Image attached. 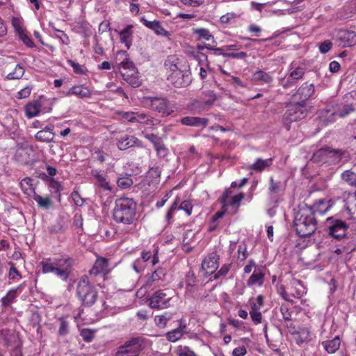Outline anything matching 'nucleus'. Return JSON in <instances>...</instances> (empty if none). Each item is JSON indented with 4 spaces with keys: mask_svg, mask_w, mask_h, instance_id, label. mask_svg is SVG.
Wrapping results in <instances>:
<instances>
[{
    "mask_svg": "<svg viewBox=\"0 0 356 356\" xmlns=\"http://www.w3.org/2000/svg\"><path fill=\"white\" fill-rule=\"evenodd\" d=\"M19 38L22 40L24 44H26L29 47H33L34 46V43L30 36L27 34L26 31H24L22 33L18 34Z\"/></svg>",
    "mask_w": 356,
    "mask_h": 356,
    "instance_id": "obj_52",
    "label": "nucleus"
},
{
    "mask_svg": "<svg viewBox=\"0 0 356 356\" xmlns=\"http://www.w3.org/2000/svg\"><path fill=\"white\" fill-rule=\"evenodd\" d=\"M294 227L301 237L312 235L316 229V221L312 208L305 206L299 207L294 219Z\"/></svg>",
    "mask_w": 356,
    "mask_h": 356,
    "instance_id": "obj_3",
    "label": "nucleus"
},
{
    "mask_svg": "<svg viewBox=\"0 0 356 356\" xmlns=\"http://www.w3.org/2000/svg\"><path fill=\"white\" fill-rule=\"evenodd\" d=\"M68 332H69L68 323L64 318H60V326H59V329H58V334L60 336H65L68 333Z\"/></svg>",
    "mask_w": 356,
    "mask_h": 356,
    "instance_id": "obj_56",
    "label": "nucleus"
},
{
    "mask_svg": "<svg viewBox=\"0 0 356 356\" xmlns=\"http://www.w3.org/2000/svg\"><path fill=\"white\" fill-rule=\"evenodd\" d=\"M16 298V290H10L7 294L1 298L2 305L4 306L8 305Z\"/></svg>",
    "mask_w": 356,
    "mask_h": 356,
    "instance_id": "obj_51",
    "label": "nucleus"
},
{
    "mask_svg": "<svg viewBox=\"0 0 356 356\" xmlns=\"http://www.w3.org/2000/svg\"><path fill=\"white\" fill-rule=\"evenodd\" d=\"M8 264L10 265V270L8 273V277L11 280H19L22 279V275L19 273V272L17 270V268L15 266V264L12 262H9Z\"/></svg>",
    "mask_w": 356,
    "mask_h": 356,
    "instance_id": "obj_50",
    "label": "nucleus"
},
{
    "mask_svg": "<svg viewBox=\"0 0 356 356\" xmlns=\"http://www.w3.org/2000/svg\"><path fill=\"white\" fill-rule=\"evenodd\" d=\"M33 181V180L32 179L29 177H26L24 179H22L20 182V187L23 191L24 193L31 197L35 193Z\"/></svg>",
    "mask_w": 356,
    "mask_h": 356,
    "instance_id": "obj_36",
    "label": "nucleus"
},
{
    "mask_svg": "<svg viewBox=\"0 0 356 356\" xmlns=\"http://www.w3.org/2000/svg\"><path fill=\"white\" fill-rule=\"evenodd\" d=\"M111 270L108 260L104 257H98L90 270V275H107Z\"/></svg>",
    "mask_w": 356,
    "mask_h": 356,
    "instance_id": "obj_20",
    "label": "nucleus"
},
{
    "mask_svg": "<svg viewBox=\"0 0 356 356\" xmlns=\"http://www.w3.org/2000/svg\"><path fill=\"white\" fill-rule=\"evenodd\" d=\"M237 252H238V259L240 261L245 260L248 256L247 248L244 243H241L238 245Z\"/></svg>",
    "mask_w": 356,
    "mask_h": 356,
    "instance_id": "obj_55",
    "label": "nucleus"
},
{
    "mask_svg": "<svg viewBox=\"0 0 356 356\" xmlns=\"http://www.w3.org/2000/svg\"><path fill=\"white\" fill-rule=\"evenodd\" d=\"M341 177L343 181L351 186L356 187V174L351 170L344 171Z\"/></svg>",
    "mask_w": 356,
    "mask_h": 356,
    "instance_id": "obj_41",
    "label": "nucleus"
},
{
    "mask_svg": "<svg viewBox=\"0 0 356 356\" xmlns=\"http://www.w3.org/2000/svg\"><path fill=\"white\" fill-rule=\"evenodd\" d=\"M154 148L159 157H165L168 154V149L165 147L163 141H161Z\"/></svg>",
    "mask_w": 356,
    "mask_h": 356,
    "instance_id": "obj_63",
    "label": "nucleus"
},
{
    "mask_svg": "<svg viewBox=\"0 0 356 356\" xmlns=\"http://www.w3.org/2000/svg\"><path fill=\"white\" fill-rule=\"evenodd\" d=\"M252 80L257 84H269L273 79L270 73L257 70L252 74Z\"/></svg>",
    "mask_w": 356,
    "mask_h": 356,
    "instance_id": "obj_30",
    "label": "nucleus"
},
{
    "mask_svg": "<svg viewBox=\"0 0 356 356\" xmlns=\"http://www.w3.org/2000/svg\"><path fill=\"white\" fill-rule=\"evenodd\" d=\"M243 193H235L231 188L225 191L220 197L222 209L229 214L235 213L241 205V202L244 199Z\"/></svg>",
    "mask_w": 356,
    "mask_h": 356,
    "instance_id": "obj_8",
    "label": "nucleus"
},
{
    "mask_svg": "<svg viewBox=\"0 0 356 356\" xmlns=\"http://www.w3.org/2000/svg\"><path fill=\"white\" fill-rule=\"evenodd\" d=\"M186 294L191 296L197 286V279L193 272H188L186 275Z\"/></svg>",
    "mask_w": 356,
    "mask_h": 356,
    "instance_id": "obj_35",
    "label": "nucleus"
},
{
    "mask_svg": "<svg viewBox=\"0 0 356 356\" xmlns=\"http://www.w3.org/2000/svg\"><path fill=\"white\" fill-rule=\"evenodd\" d=\"M217 99L216 94L212 90L203 91L200 96L188 105V109L193 113H200L211 108Z\"/></svg>",
    "mask_w": 356,
    "mask_h": 356,
    "instance_id": "obj_6",
    "label": "nucleus"
},
{
    "mask_svg": "<svg viewBox=\"0 0 356 356\" xmlns=\"http://www.w3.org/2000/svg\"><path fill=\"white\" fill-rule=\"evenodd\" d=\"M177 356H198L191 348L187 346H178L175 348Z\"/></svg>",
    "mask_w": 356,
    "mask_h": 356,
    "instance_id": "obj_40",
    "label": "nucleus"
},
{
    "mask_svg": "<svg viewBox=\"0 0 356 356\" xmlns=\"http://www.w3.org/2000/svg\"><path fill=\"white\" fill-rule=\"evenodd\" d=\"M118 60H122L119 63V70L123 79L134 88L139 87L142 82L139 77L138 72L134 63L128 58L126 51H119L117 53Z\"/></svg>",
    "mask_w": 356,
    "mask_h": 356,
    "instance_id": "obj_4",
    "label": "nucleus"
},
{
    "mask_svg": "<svg viewBox=\"0 0 356 356\" xmlns=\"http://www.w3.org/2000/svg\"><path fill=\"white\" fill-rule=\"evenodd\" d=\"M77 295L82 302L88 306L93 305L97 297V292L95 287L89 282L86 276L82 277L77 285Z\"/></svg>",
    "mask_w": 356,
    "mask_h": 356,
    "instance_id": "obj_7",
    "label": "nucleus"
},
{
    "mask_svg": "<svg viewBox=\"0 0 356 356\" xmlns=\"http://www.w3.org/2000/svg\"><path fill=\"white\" fill-rule=\"evenodd\" d=\"M177 209L183 210L186 212L187 216H190L192 213L193 205L190 201L185 200L177 207Z\"/></svg>",
    "mask_w": 356,
    "mask_h": 356,
    "instance_id": "obj_54",
    "label": "nucleus"
},
{
    "mask_svg": "<svg viewBox=\"0 0 356 356\" xmlns=\"http://www.w3.org/2000/svg\"><path fill=\"white\" fill-rule=\"evenodd\" d=\"M12 26L17 34L22 33L26 29L24 27V20L21 17H13L12 18Z\"/></svg>",
    "mask_w": 356,
    "mask_h": 356,
    "instance_id": "obj_46",
    "label": "nucleus"
},
{
    "mask_svg": "<svg viewBox=\"0 0 356 356\" xmlns=\"http://www.w3.org/2000/svg\"><path fill=\"white\" fill-rule=\"evenodd\" d=\"M305 68L298 66L296 63H291L289 70V75L286 81L282 83L284 88L291 86L296 81L302 78L305 74Z\"/></svg>",
    "mask_w": 356,
    "mask_h": 356,
    "instance_id": "obj_18",
    "label": "nucleus"
},
{
    "mask_svg": "<svg viewBox=\"0 0 356 356\" xmlns=\"http://www.w3.org/2000/svg\"><path fill=\"white\" fill-rule=\"evenodd\" d=\"M145 106L160 113L162 116L171 115L175 109L168 99L162 97H148L143 100Z\"/></svg>",
    "mask_w": 356,
    "mask_h": 356,
    "instance_id": "obj_10",
    "label": "nucleus"
},
{
    "mask_svg": "<svg viewBox=\"0 0 356 356\" xmlns=\"http://www.w3.org/2000/svg\"><path fill=\"white\" fill-rule=\"evenodd\" d=\"M81 336L85 341L90 342L94 337V332L90 329H83L81 330Z\"/></svg>",
    "mask_w": 356,
    "mask_h": 356,
    "instance_id": "obj_58",
    "label": "nucleus"
},
{
    "mask_svg": "<svg viewBox=\"0 0 356 356\" xmlns=\"http://www.w3.org/2000/svg\"><path fill=\"white\" fill-rule=\"evenodd\" d=\"M183 336V331L180 328H177L168 332L166 334V339L170 342H176Z\"/></svg>",
    "mask_w": 356,
    "mask_h": 356,
    "instance_id": "obj_45",
    "label": "nucleus"
},
{
    "mask_svg": "<svg viewBox=\"0 0 356 356\" xmlns=\"http://www.w3.org/2000/svg\"><path fill=\"white\" fill-rule=\"evenodd\" d=\"M218 259L216 254H211L203 260L202 270L204 272V275H211L217 270L218 267Z\"/></svg>",
    "mask_w": 356,
    "mask_h": 356,
    "instance_id": "obj_23",
    "label": "nucleus"
},
{
    "mask_svg": "<svg viewBox=\"0 0 356 356\" xmlns=\"http://www.w3.org/2000/svg\"><path fill=\"white\" fill-rule=\"evenodd\" d=\"M171 297L163 290H158L155 291L150 297L149 307L152 309H163L170 306V300Z\"/></svg>",
    "mask_w": 356,
    "mask_h": 356,
    "instance_id": "obj_15",
    "label": "nucleus"
},
{
    "mask_svg": "<svg viewBox=\"0 0 356 356\" xmlns=\"http://www.w3.org/2000/svg\"><path fill=\"white\" fill-rule=\"evenodd\" d=\"M117 146L120 150H125L132 147H143L142 142L134 136L124 135L118 139Z\"/></svg>",
    "mask_w": 356,
    "mask_h": 356,
    "instance_id": "obj_21",
    "label": "nucleus"
},
{
    "mask_svg": "<svg viewBox=\"0 0 356 356\" xmlns=\"http://www.w3.org/2000/svg\"><path fill=\"white\" fill-rule=\"evenodd\" d=\"M35 138L40 141L49 143L54 139V134L50 131L40 130L35 134Z\"/></svg>",
    "mask_w": 356,
    "mask_h": 356,
    "instance_id": "obj_43",
    "label": "nucleus"
},
{
    "mask_svg": "<svg viewBox=\"0 0 356 356\" xmlns=\"http://www.w3.org/2000/svg\"><path fill=\"white\" fill-rule=\"evenodd\" d=\"M269 186V191L271 195H276L280 191V182H275L273 179L271 177Z\"/></svg>",
    "mask_w": 356,
    "mask_h": 356,
    "instance_id": "obj_59",
    "label": "nucleus"
},
{
    "mask_svg": "<svg viewBox=\"0 0 356 356\" xmlns=\"http://www.w3.org/2000/svg\"><path fill=\"white\" fill-rule=\"evenodd\" d=\"M272 159H257V161L250 166V169L254 171H262L272 164Z\"/></svg>",
    "mask_w": 356,
    "mask_h": 356,
    "instance_id": "obj_39",
    "label": "nucleus"
},
{
    "mask_svg": "<svg viewBox=\"0 0 356 356\" xmlns=\"http://www.w3.org/2000/svg\"><path fill=\"white\" fill-rule=\"evenodd\" d=\"M42 103L41 99L33 100L25 106V113L28 118L38 116L42 112Z\"/></svg>",
    "mask_w": 356,
    "mask_h": 356,
    "instance_id": "obj_25",
    "label": "nucleus"
},
{
    "mask_svg": "<svg viewBox=\"0 0 356 356\" xmlns=\"http://www.w3.org/2000/svg\"><path fill=\"white\" fill-rule=\"evenodd\" d=\"M264 273L261 268H255L253 273L247 281L249 286H261L264 283Z\"/></svg>",
    "mask_w": 356,
    "mask_h": 356,
    "instance_id": "obj_28",
    "label": "nucleus"
},
{
    "mask_svg": "<svg viewBox=\"0 0 356 356\" xmlns=\"http://www.w3.org/2000/svg\"><path fill=\"white\" fill-rule=\"evenodd\" d=\"M152 258L151 263L152 266L156 265L159 263L158 251L156 250L154 254L149 251H143L141 253V258H140L144 263L149 261Z\"/></svg>",
    "mask_w": 356,
    "mask_h": 356,
    "instance_id": "obj_42",
    "label": "nucleus"
},
{
    "mask_svg": "<svg viewBox=\"0 0 356 356\" xmlns=\"http://www.w3.org/2000/svg\"><path fill=\"white\" fill-rule=\"evenodd\" d=\"M170 319V316L166 315L156 316L154 318L155 324L160 328H164L168 321Z\"/></svg>",
    "mask_w": 356,
    "mask_h": 356,
    "instance_id": "obj_49",
    "label": "nucleus"
},
{
    "mask_svg": "<svg viewBox=\"0 0 356 356\" xmlns=\"http://www.w3.org/2000/svg\"><path fill=\"white\" fill-rule=\"evenodd\" d=\"M314 92V85L312 83H305L301 86L297 92L293 95V100L305 104V102L312 96Z\"/></svg>",
    "mask_w": 356,
    "mask_h": 356,
    "instance_id": "obj_19",
    "label": "nucleus"
},
{
    "mask_svg": "<svg viewBox=\"0 0 356 356\" xmlns=\"http://www.w3.org/2000/svg\"><path fill=\"white\" fill-rule=\"evenodd\" d=\"M336 39L339 44L343 47H350L356 44V32L350 30H339Z\"/></svg>",
    "mask_w": 356,
    "mask_h": 356,
    "instance_id": "obj_16",
    "label": "nucleus"
},
{
    "mask_svg": "<svg viewBox=\"0 0 356 356\" xmlns=\"http://www.w3.org/2000/svg\"><path fill=\"white\" fill-rule=\"evenodd\" d=\"M236 17L237 15L234 13H228L220 17V22L222 24H228L230 23L234 19H236Z\"/></svg>",
    "mask_w": 356,
    "mask_h": 356,
    "instance_id": "obj_61",
    "label": "nucleus"
},
{
    "mask_svg": "<svg viewBox=\"0 0 356 356\" xmlns=\"http://www.w3.org/2000/svg\"><path fill=\"white\" fill-rule=\"evenodd\" d=\"M166 275V269L158 268L151 275L147 276L146 285L151 286L154 282L163 280Z\"/></svg>",
    "mask_w": 356,
    "mask_h": 356,
    "instance_id": "obj_33",
    "label": "nucleus"
},
{
    "mask_svg": "<svg viewBox=\"0 0 356 356\" xmlns=\"http://www.w3.org/2000/svg\"><path fill=\"white\" fill-rule=\"evenodd\" d=\"M306 115V104L293 101V103L287 106V110L283 116V122L289 129V124L292 122L302 119L305 118Z\"/></svg>",
    "mask_w": 356,
    "mask_h": 356,
    "instance_id": "obj_9",
    "label": "nucleus"
},
{
    "mask_svg": "<svg viewBox=\"0 0 356 356\" xmlns=\"http://www.w3.org/2000/svg\"><path fill=\"white\" fill-rule=\"evenodd\" d=\"M141 350L140 339L133 338L119 346L115 356H139Z\"/></svg>",
    "mask_w": 356,
    "mask_h": 356,
    "instance_id": "obj_12",
    "label": "nucleus"
},
{
    "mask_svg": "<svg viewBox=\"0 0 356 356\" xmlns=\"http://www.w3.org/2000/svg\"><path fill=\"white\" fill-rule=\"evenodd\" d=\"M136 203L132 198L120 197L115 200L113 218L117 222L126 226V233H134L136 229Z\"/></svg>",
    "mask_w": 356,
    "mask_h": 356,
    "instance_id": "obj_1",
    "label": "nucleus"
},
{
    "mask_svg": "<svg viewBox=\"0 0 356 356\" xmlns=\"http://www.w3.org/2000/svg\"><path fill=\"white\" fill-rule=\"evenodd\" d=\"M331 207L332 204L328 200H318L314 204L315 211L321 215H324Z\"/></svg>",
    "mask_w": 356,
    "mask_h": 356,
    "instance_id": "obj_37",
    "label": "nucleus"
},
{
    "mask_svg": "<svg viewBox=\"0 0 356 356\" xmlns=\"http://www.w3.org/2000/svg\"><path fill=\"white\" fill-rule=\"evenodd\" d=\"M119 115H120L122 119L126 120L131 123H140L150 126H156L160 122L159 120L152 118L144 112H120Z\"/></svg>",
    "mask_w": 356,
    "mask_h": 356,
    "instance_id": "obj_11",
    "label": "nucleus"
},
{
    "mask_svg": "<svg viewBox=\"0 0 356 356\" xmlns=\"http://www.w3.org/2000/svg\"><path fill=\"white\" fill-rule=\"evenodd\" d=\"M49 188L51 193L60 194V192L62 190V185L60 182L55 180L54 179H51L49 181Z\"/></svg>",
    "mask_w": 356,
    "mask_h": 356,
    "instance_id": "obj_53",
    "label": "nucleus"
},
{
    "mask_svg": "<svg viewBox=\"0 0 356 356\" xmlns=\"http://www.w3.org/2000/svg\"><path fill=\"white\" fill-rule=\"evenodd\" d=\"M140 20L145 26L152 30L157 35L165 38L170 37L171 33L163 28L160 22L148 21L145 17H142Z\"/></svg>",
    "mask_w": 356,
    "mask_h": 356,
    "instance_id": "obj_22",
    "label": "nucleus"
},
{
    "mask_svg": "<svg viewBox=\"0 0 356 356\" xmlns=\"http://www.w3.org/2000/svg\"><path fill=\"white\" fill-rule=\"evenodd\" d=\"M65 96L74 95L79 98L90 97L92 94L88 87L81 85L72 87L67 92L64 94Z\"/></svg>",
    "mask_w": 356,
    "mask_h": 356,
    "instance_id": "obj_27",
    "label": "nucleus"
},
{
    "mask_svg": "<svg viewBox=\"0 0 356 356\" xmlns=\"http://www.w3.org/2000/svg\"><path fill=\"white\" fill-rule=\"evenodd\" d=\"M169 67L168 79L177 88L184 87L189 83L188 75H185L175 64H165Z\"/></svg>",
    "mask_w": 356,
    "mask_h": 356,
    "instance_id": "obj_13",
    "label": "nucleus"
},
{
    "mask_svg": "<svg viewBox=\"0 0 356 356\" xmlns=\"http://www.w3.org/2000/svg\"><path fill=\"white\" fill-rule=\"evenodd\" d=\"M341 344V340L338 336L335 337L332 340H327L322 342L325 351L328 353H334L339 348Z\"/></svg>",
    "mask_w": 356,
    "mask_h": 356,
    "instance_id": "obj_34",
    "label": "nucleus"
},
{
    "mask_svg": "<svg viewBox=\"0 0 356 356\" xmlns=\"http://www.w3.org/2000/svg\"><path fill=\"white\" fill-rule=\"evenodd\" d=\"M144 137L150 141L154 147L158 146V144L162 141V139L160 137L153 134H144Z\"/></svg>",
    "mask_w": 356,
    "mask_h": 356,
    "instance_id": "obj_60",
    "label": "nucleus"
},
{
    "mask_svg": "<svg viewBox=\"0 0 356 356\" xmlns=\"http://www.w3.org/2000/svg\"><path fill=\"white\" fill-rule=\"evenodd\" d=\"M133 26L128 25L120 33V40L122 43L125 44V47L129 49L133 41Z\"/></svg>",
    "mask_w": 356,
    "mask_h": 356,
    "instance_id": "obj_29",
    "label": "nucleus"
},
{
    "mask_svg": "<svg viewBox=\"0 0 356 356\" xmlns=\"http://www.w3.org/2000/svg\"><path fill=\"white\" fill-rule=\"evenodd\" d=\"M32 197L40 208L49 209L52 205V201L49 196L42 197L35 193Z\"/></svg>",
    "mask_w": 356,
    "mask_h": 356,
    "instance_id": "obj_38",
    "label": "nucleus"
},
{
    "mask_svg": "<svg viewBox=\"0 0 356 356\" xmlns=\"http://www.w3.org/2000/svg\"><path fill=\"white\" fill-rule=\"evenodd\" d=\"M251 310L250 312H260L261 308L264 306V297L259 295L256 298V302H251Z\"/></svg>",
    "mask_w": 356,
    "mask_h": 356,
    "instance_id": "obj_48",
    "label": "nucleus"
},
{
    "mask_svg": "<svg viewBox=\"0 0 356 356\" xmlns=\"http://www.w3.org/2000/svg\"><path fill=\"white\" fill-rule=\"evenodd\" d=\"M192 33L196 40L200 41L203 43L211 42L212 44H216L213 36L207 29L194 28L192 29Z\"/></svg>",
    "mask_w": 356,
    "mask_h": 356,
    "instance_id": "obj_24",
    "label": "nucleus"
},
{
    "mask_svg": "<svg viewBox=\"0 0 356 356\" xmlns=\"http://www.w3.org/2000/svg\"><path fill=\"white\" fill-rule=\"evenodd\" d=\"M209 120L205 118L187 116L181 119V123L183 125L205 127L207 126Z\"/></svg>",
    "mask_w": 356,
    "mask_h": 356,
    "instance_id": "obj_26",
    "label": "nucleus"
},
{
    "mask_svg": "<svg viewBox=\"0 0 356 356\" xmlns=\"http://www.w3.org/2000/svg\"><path fill=\"white\" fill-rule=\"evenodd\" d=\"M31 90L32 88L31 86H26L17 92V97L19 99L26 98L30 95Z\"/></svg>",
    "mask_w": 356,
    "mask_h": 356,
    "instance_id": "obj_64",
    "label": "nucleus"
},
{
    "mask_svg": "<svg viewBox=\"0 0 356 356\" xmlns=\"http://www.w3.org/2000/svg\"><path fill=\"white\" fill-rule=\"evenodd\" d=\"M195 58L200 66H206L207 68H209L207 56L202 53H199L195 56Z\"/></svg>",
    "mask_w": 356,
    "mask_h": 356,
    "instance_id": "obj_62",
    "label": "nucleus"
},
{
    "mask_svg": "<svg viewBox=\"0 0 356 356\" xmlns=\"http://www.w3.org/2000/svg\"><path fill=\"white\" fill-rule=\"evenodd\" d=\"M293 334L298 344H301L311 339V332L307 327H300Z\"/></svg>",
    "mask_w": 356,
    "mask_h": 356,
    "instance_id": "obj_32",
    "label": "nucleus"
},
{
    "mask_svg": "<svg viewBox=\"0 0 356 356\" xmlns=\"http://www.w3.org/2000/svg\"><path fill=\"white\" fill-rule=\"evenodd\" d=\"M329 233L335 238H341L346 234L347 225L341 220H328Z\"/></svg>",
    "mask_w": 356,
    "mask_h": 356,
    "instance_id": "obj_17",
    "label": "nucleus"
},
{
    "mask_svg": "<svg viewBox=\"0 0 356 356\" xmlns=\"http://www.w3.org/2000/svg\"><path fill=\"white\" fill-rule=\"evenodd\" d=\"M117 184L119 188L127 189L133 184V181L129 177H122L117 180Z\"/></svg>",
    "mask_w": 356,
    "mask_h": 356,
    "instance_id": "obj_47",
    "label": "nucleus"
},
{
    "mask_svg": "<svg viewBox=\"0 0 356 356\" xmlns=\"http://www.w3.org/2000/svg\"><path fill=\"white\" fill-rule=\"evenodd\" d=\"M351 92L345 95L342 101L337 104L333 111L323 110L320 113L321 120L325 124L336 121L337 117L346 118L350 113L353 112L356 107V98L353 96Z\"/></svg>",
    "mask_w": 356,
    "mask_h": 356,
    "instance_id": "obj_2",
    "label": "nucleus"
},
{
    "mask_svg": "<svg viewBox=\"0 0 356 356\" xmlns=\"http://www.w3.org/2000/svg\"><path fill=\"white\" fill-rule=\"evenodd\" d=\"M24 74V69L20 65H17L14 70L7 74L6 79L9 80L18 79L22 77Z\"/></svg>",
    "mask_w": 356,
    "mask_h": 356,
    "instance_id": "obj_44",
    "label": "nucleus"
},
{
    "mask_svg": "<svg viewBox=\"0 0 356 356\" xmlns=\"http://www.w3.org/2000/svg\"><path fill=\"white\" fill-rule=\"evenodd\" d=\"M290 284L293 296L300 298L307 293L306 288L300 280L297 279H293L291 281Z\"/></svg>",
    "mask_w": 356,
    "mask_h": 356,
    "instance_id": "obj_31",
    "label": "nucleus"
},
{
    "mask_svg": "<svg viewBox=\"0 0 356 356\" xmlns=\"http://www.w3.org/2000/svg\"><path fill=\"white\" fill-rule=\"evenodd\" d=\"M43 273H54L63 280H67L72 265L70 258L46 259L40 263Z\"/></svg>",
    "mask_w": 356,
    "mask_h": 356,
    "instance_id": "obj_5",
    "label": "nucleus"
},
{
    "mask_svg": "<svg viewBox=\"0 0 356 356\" xmlns=\"http://www.w3.org/2000/svg\"><path fill=\"white\" fill-rule=\"evenodd\" d=\"M92 182L96 188L103 191L112 192L113 187L108 175L97 170H92Z\"/></svg>",
    "mask_w": 356,
    "mask_h": 356,
    "instance_id": "obj_14",
    "label": "nucleus"
},
{
    "mask_svg": "<svg viewBox=\"0 0 356 356\" xmlns=\"http://www.w3.org/2000/svg\"><path fill=\"white\" fill-rule=\"evenodd\" d=\"M332 47V42L330 40H326L319 44V51L322 54L327 53Z\"/></svg>",
    "mask_w": 356,
    "mask_h": 356,
    "instance_id": "obj_57",
    "label": "nucleus"
}]
</instances>
